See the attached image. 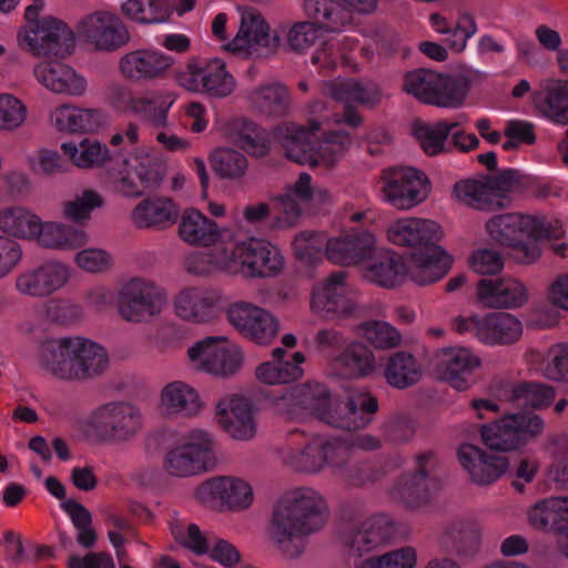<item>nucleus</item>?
<instances>
[{"label":"nucleus","mask_w":568,"mask_h":568,"mask_svg":"<svg viewBox=\"0 0 568 568\" xmlns=\"http://www.w3.org/2000/svg\"><path fill=\"white\" fill-rule=\"evenodd\" d=\"M326 509L323 497L312 488L285 493L273 510L270 540L285 557L297 558L304 550L302 537L324 526Z\"/></svg>","instance_id":"1"},{"label":"nucleus","mask_w":568,"mask_h":568,"mask_svg":"<svg viewBox=\"0 0 568 568\" xmlns=\"http://www.w3.org/2000/svg\"><path fill=\"white\" fill-rule=\"evenodd\" d=\"M38 362L53 377L69 382L101 376L110 364L108 352L101 345L81 336L43 342L38 353Z\"/></svg>","instance_id":"2"},{"label":"nucleus","mask_w":568,"mask_h":568,"mask_svg":"<svg viewBox=\"0 0 568 568\" xmlns=\"http://www.w3.org/2000/svg\"><path fill=\"white\" fill-rule=\"evenodd\" d=\"M217 268L236 273L246 277H270L277 275L284 260L280 251L270 243L250 237L237 243L217 245L211 254H201L187 261V270L194 274H203L202 265L213 262Z\"/></svg>","instance_id":"3"},{"label":"nucleus","mask_w":568,"mask_h":568,"mask_svg":"<svg viewBox=\"0 0 568 568\" xmlns=\"http://www.w3.org/2000/svg\"><path fill=\"white\" fill-rule=\"evenodd\" d=\"M339 538L348 558H361L397 534L395 521L385 514L366 517L359 508L347 506L339 517Z\"/></svg>","instance_id":"4"},{"label":"nucleus","mask_w":568,"mask_h":568,"mask_svg":"<svg viewBox=\"0 0 568 568\" xmlns=\"http://www.w3.org/2000/svg\"><path fill=\"white\" fill-rule=\"evenodd\" d=\"M534 225L532 215L506 213L491 217L486 229L495 242L511 247L517 263L532 264L541 256L539 245L530 242Z\"/></svg>","instance_id":"5"},{"label":"nucleus","mask_w":568,"mask_h":568,"mask_svg":"<svg viewBox=\"0 0 568 568\" xmlns=\"http://www.w3.org/2000/svg\"><path fill=\"white\" fill-rule=\"evenodd\" d=\"M140 409L128 402H112L100 406L92 415V428L100 439L124 444L142 428Z\"/></svg>","instance_id":"6"},{"label":"nucleus","mask_w":568,"mask_h":568,"mask_svg":"<svg viewBox=\"0 0 568 568\" xmlns=\"http://www.w3.org/2000/svg\"><path fill=\"white\" fill-rule=\"evenodd\" d=\"M215 462L212 439L203 432H193L166 453L164 469L171 476L189 477L209 470Z\"/></svg>","instance_id":"7"},{"label":"nucleus","mask_w":568,"mask_h":568,"mask_svg":"<svg viewBox=\"0 0 568 568\" xmlns=\"http://www.w3.org/2000/svg\"><path fill=\"white\" fill-rule=\"evenodd\" d=\"M165 300V294L152 282L136 277L120 287L116 306L124 321L143 323L161 313Z\"/></svg>","instance_id":"8"},{"label":"nucleus","mask_w":568,"mask_h":568,"mask_svg":"<svg viewBox=\"0 0 568 568\" xmlns=\"http://www.w3.org/2000/svg\"><path fill=\"white\" fill-rule=\"evenodd\" d=\"M281 47V36L270 27L264 18L255 11L242 13L240 29L234 39L223 45L232 52H245L252 59H264L275 55Z\"/></svg>","instance_id":"9"},{"label":"nucleus","mask_w":568,"mask_h":568,"mask_svg":"<svg viewBox=\"0 0 568 568\" xmlns=\"http://www.w3.org/2000/svg\"><path fill=\"white\" fill-rule=\"evenodd\" d=\"M20 45L36 55L65 57L74 48L72 30L53 17L42 18L31 29H22L18 34Z\"/></svg>","instance_id":"10"},{"label":"nucleus","mask_w":568,"mask_h":568,"mask_svg":"<svg viewBox=\"0 0 568 568\" xmlns=\"http://www.w3.org/2000/svg\"><path fill=\"white\" fill-rule=\"evenodd\" d=\"M187 354L192 362H200L201 369L219 377L235 375L244 362L241 347L224 336L205 337L190 347Z\"/></svg>","instance_id":"11"},{"label":"nucleus","mask_w":568,"mask_h":568,"mask_svg":"<svg viewBox=\"0 0 568 568\" xmlns=\"http://www.w3.org/2000/svg\"><path fill=\"white\" fill-rule=\"evenodd\" d=\"M382 193L390 205L409 210L422 203L428 195V179L414 168H390L382 174Z\"/></svg>","instance_id":"12"},{"label":"nucleus","mask_w":568,"mask_h":568,"mask_svg":"<svg viewBox=\"0 0 568 568\" xmlns=\"http://www.w3.org/2000/svg\"><path fill=\"white\" fill-rule=\"evenodd\" d=\"M178 83L187 91L203 92L213 98H225L235 88L234 78L226 71L224 61L213 59L204 63L187 62L184 71L176 74Z\"/></svg>","instance_id":"13"},{"label":"nucleus","mask_w":568,"mask_h":568,"mask_svg":"<svg viewBox=\"0 0 568 568\" xmlns=\"http://www.w3.org/2000/svg\"><path fill=\"white\" fill-rule=\"evenodd\" d=\"M196 499L210 508L244 510L254 499L251 485L244 479L231 476L205 480L195 489Z\"/></svg>","instance_id":"14"},{"label":"nucleus","mask_w":568,"mask_h":568,"mask_svg":"<svg viewBox=\"0 0 568 568\" xmlns=\"http://www.w3.org/2000/svg\"><path fill=\"white\" fill-rule=\"evenodd\" d=\"M227 320L245 338L268 345L280 332L278 321L266 310L246 302L229 306Z\"/></svg>","instance_id":"15"},{"label":"nucleus","mask_w":568,"mask_h":568,"mask_svg":"<svg viewBox=\"0 0 568 568\" xmlns=\"http://www.w3.org/2000/svg\"><path fill=\"white\" fill-rule=\"evenodd\" d=\"M70 280V268L59 261H47L19 273L16 291L27 297L45 298L61 290Z\"/></svg>","instance_id":"16"},{"label":"nucleus","mask_w":568,"mask_h":568,"mask_svg":"<svg viewBox=\"0 0 568 568\" xmlns=\"http://www.w3.org/2000/svg\"><path fill=\"white\" fill-rule=\"evenodd\" d=\"M78 33L100 51H114L130 40L124 23L106 12H95L85 17L78 26Z\"/></svg>","instance_id":"17"},{"label":"nucleus","mask_w":568,"mask_h":568,"mask_svg":"<svg viewBox=\"0 0 568 568\" xmlns=\"http://www.w3.org/2000/svg\"><path fill=\"white\" fill-rule=\"evenodd\" d=\"M346 276V271L333 272L326 278L324 286L314 292L312 300L314 312L326 320L346 318L355 313L357 304L348 294Z\"/></svg>","instance_id":"18"},{"label":"nucleus","mask_w":568,"mask_h":568,"mask_svg":"<svg viewBox=\"0 0 568 568\" xmlns=\"http://www.w3.org/2000/svg\"><path fill=\"white\" fill-rule=\"evenodd\" d=\"M480 366V359L468 348L450 347L436 353V373L457 390H466L474 383V371Z\"/></svg>","instance_id":"19"},{"label":"nucleus","mask_w":568,"mask_h":568,"mask_svg":"<svg viewBox=\"0 0 568 568\" xmlns=\"http://www.w3.org/2000/svg\"><path fill=\"white\" fill-rule=\"evenodd\" d=\"M222 305V293L211 287H186L175 298L176 314L194 323L213 321L219 316Z\"/></svg>","instance_id":"20"},{"label":"nucleus","mask_w":568,"mask_h":568,"mask_svg":"<svg viewBox=\"0 0 568 568\" xmlns=\"http://www.w3.org/2000/svg\"><path fill=\"white\" fill-rule=\"evenodd\" d=\"M219 425L234 439L248 440L256 434L252 402L239 395L226 396L216 403Z\"/></svg>","instance_id":"21"},{"label":"nucleus","mask_w":568,"mask_h":568,"mask_svg":"<svg viewBox=\"0 0 568 568\" xmlns=\"http://www.w3.org/2000/svg\"><path fill=\"white\" fill-rule=\"evenodd\" d=\"M180 239L192 246L207 247L217 242L225 245L233 240L232 232L219 230L217 224L195 209L183 211L178 227Z\"/></svg>","instance_id":"22"},{"label":"nucleus","mask_w":568,"mask_h":568,"mask_svg":"<svg viewBox=\"0 0 568 568\" xmlns=\"http://www.w3.org/2000/svg\"><path fill=\"white\" fill-rule=\"evenodd\" d=\"M457 456L471 481L483 486L496 481L509 466L507 457L486 453L471 444L460 445Z\"/></svg>","instance_id":"23"},{"label":"nucleus","mask_w":568,"mask_h":568,"mask_svg":"<svg viewBox=\"0 0 568 568\" xmlns=\"http://www.w3.org/2000/svg\"><path fill=\"white\" fill-rule=\"evenodd\" d=\"M443 236L440 226L432 220L399 219L387 230L388 240L398 246H419L427 248L436 244Z\"/></svg>","instance_id":"24"},{"label":"nucleus","mask_w":568,"mask_h":568,"mask_svg":"<svg viewBox=\"0 0 568 568\" xmlns=\"http://www.w3.org/2000/svg\"><path fill=\"white\" fill-rule=\"evenodd\" d=\"M434 468V454L422 453L416 456V468L399 478L396 493L399 498L410 507L418 506L429 498L433 485L432 471Z\"/></svg>","instance_id":"25"},{"label":"nucleus","mask_w":568,"mask_h":568,"mask_svg":"<svg viewBox=\"0 0 568 568\" xmlns=\"http://www.w3.org/2000/svg\"><path fill=\"white\" fill-rule=\"evenodd\" d=\"M172 64L173 59L162 52L140 49L124 54L119 68L124 78L140 82L162 77Z\"/></svg>","instance_id":"26"},{"label":"nucleus","mask_w":568,"mask_h":568,"mask_svg":"<svg viewBox=\"0 0 568 568\" xmlns=\"http://www.w3.org/2000/svg\"><path fill=\"white\" fill-rule=\"evenodd\" d=\"M375 248V236L367 231L347 233L326 242V256L329 261L351 265L369 257Z\"/></svg>","instance_id":"27"},{"label":"nucleus","mask_w":568,"mask_h":568,"mask_svg":"<svg viewBox=\"0 0 568 568\" xmlns=\"http://www.w3.org/2000/svg\"><path fill=\"white\" fill-rule=\"evenodd\" d=\"M481 530L470 519H456L443 530L442 546L445 550L460 559H471L479 550Z\"/></svg>","instance_id":"28"},{"label":"nucleus","mask_w":568,"mask_h":568,"mask_svg":"<svg viewBox=\"0 0 568 568\" xmlns=\"http://www.w3.org/2000/svg\"><path fill=\"white\" fill-rule=\"evenodd\" d=\"M412 266L408 273L419 285L432 284L446 275L453 264V258L439 245L417 248L412 253Z\"/></svg>","instance_id":"29"},{"label":"nucleus","mask_w":568,"mask_h":568,"mask_svg":"<svg viewBox=\"0 0 568 568\" xmlns=\"http://www.w3.org/2000/svg\"><path fill=\"white\" fill-rule=\"evenodd\" d=\"M304 12L324 32H342L355 24L353 11L339 0H305Z\"/></svg>","instance_id":"30"},{"label":"nucleus","mask_w":568,"mask_h":568,"mask_svg":"<svg viewBox=\"0 0 568 568\" xmlns=\"http://www.w3.org/2000/svg\"><path fill=\"white\" fill-rule=\"evenodd\" d=\"M178 217L179 209L169 197L145 199L131 213L139 229L165 230L175 224Z\"/></svg>","instance_id":"31"},{"label":"nucleus","mask_w":568,"mask_h":568,"mask_svg":"<svg viewBox=\"0 0 568 568\" xmlns=\"http://www.w3.org/2000/svg\"><path fill=\"white\" fill-rule=\"evenodd\" d=\"M51 122L60 132L91 133L105 123L104 114L98 109H81L63 104L54 109Z\"/></svg>","instance_id":"32"},{"label":"nucleus","mask_w":568,"mask_h":568,"mask_svg":"<svg viewBox=\"0 0 568 568\" xmlns=\"http://www.w3.org/2000/svg\"><path fill=\"white\" fill-rule=\"evenodd\" d=\"M34 75L47 89L55 93L81 95L84 93L85 80L61 62H43L34 68Z\"/></svg>","instance_id":"33"},{"label":"nucleus","mask_w":568,"mask_h":568,"mask_svg":"<svg viewBox=\"0 0 568 568\" xmlns=\"http://www.w3.org/2000/svg\"><path fill=\"white\" fill-rule=\"evenodd\" d=\"M320 130V123L313 122L311 132L303 126L285 125L277 130L278 139L285 155L291 161L314 166L315 144L312 133Z\"/></svg>","instance_id":"34"},{"label":"nucleus","mask_w":568,"mask_h":568,"mask_svg":"<svg viewBox=\"0 0 568 568\" xmlns=\"http://www.w3.org/2000/svg\"><path fill=\"white\" fill-rule=\"evenodd\" d=\"M311 180V175L303 172L294 184L286 187L283 194L271 199L282 213L277 219L278 224L283 226H293L296 224L302 213L300 203H308L313 199Z\"/></svg>","instance_id":"35"},{"label":"nucleus","mask_w":568,"mask_h":568,"mask_svg":"<svg viewBox=\"0 0 568 568\" xmlns=\"http://www.w3.org/2000/svg\"><path fill=\"white\" fill-rule=\"evenodd\" d=\"M248 100L257 113L270 119L286 116L292 102L288 89L281 82L254 88L248 94Z\"/></svg>","instance_id":"36"},{"label":"nucleus","mask_w":568,"mask_h":568,"mask_svg":"<svg viewBox=\"0 0 568 568\" xmlns=\"http://www.w3.org/2000/svg\"><path fill=\"white\" fill-rule=\"evenodd\" d=\"M480 342L487 345H513L523 335V324L506 312L489 313L484 316Z\"/></svg>","instance_id":"37"},{"label":"nucleus","mask_w":568,"mask_h":568,"mask_svg":"<svg viewBox=\"0 0 568 568\" xmlns=\"http://www.w3.org/2000/svg\"><path fill=\"white\" fill-rule=\"evenodd\" d=\"M535 105L552 122L568 125V80H547L535 97Z\"/></svg>","instance_id":"38"},{"label":"nucleus","mask_w":568,"mask_h":568,"mask_svg":"<svg viewBox=\"0 0 568 568\" xmlns=\"http://www.w3.org/2000/svg\"><path fill=\"white\" fill-rule=\"evenodd\" d=\"M383 375L390 387L406 389L420 381L423 369L413 354L397 351L386 358Z\"/></svg>","instance_id":"39"},{"label":"nucleus","mask_w":568,"mask_h":568,"mask_svg":"<svg viewBox=\"0 0 568 568\" xmlns=\"http://www.w3.org/2000/svg\"><path fill=\"white\" fill-rule=\"evenodd\" d=\"M303 433L297 429L290 433V444L283 448V462L291 468L304 473H317L324 467L322 438H313L303 447H293L295 437Z\"/></svg>","instance_id":"40"},{"label":"nucleus","mask_w":568,"mask_h":568,"mask_svg":"<svg viewBox=\"0 0 568 568\" xmlns=\"http://www.w3.org/2000/svg\"><path fill=\"white\" fill-rule=\"evenodd\" d=\"M407 273L408 268L402 256L385 252L365 267L363 276L379 286L393 288L402 284Z\"/></svg>","instance_id":"41"},{"label":"nucleus","mask_w":568,"mask_h":568,"mask_svg":"<svg viewBox=\"0 0 568 568\" xmlns=\"http://www.w3.org/2000/svg\"><path fill=\"white\" fill-rule=\"evenodd\" d=\"M61 149L71 162L81 169L109 168L114 162L109 148L98 140L84 139L79 144L63 143Z\"/></svg>","instance_id":"42"},{"label":"nucleus","mask_w":568,"mask_h":568,"mask_svg":"<svg viewBox=\"0 0 568 568\" xmlns=\"http://www.w3.org/2000/svg\"><path fill=\"white\" fill-rule=\"evenodd\" d=\"M471 75L439 73L432 105L447 109L460 108L471 89Z\"/></svg>","instance_id":"43"},{"label":"nucleus","mask_w":568,"mask_h":568,"mask_svg":"<svg viewBox=\"0 0 568 568\" xmlns=\"http://www.w3.org/2000/svg\"><path fill=\"white\" fill-rule=\"evenodd\" d=\"M324 93L345 106L353 103L374 104L379 100L377 90H369L353 78L326 81Z\"/></svg>","instance_id":"44"},{"label":"nucleus","mask_w":568,"mask_h":568,"mask_svg":"<svg viewBox=\"0 0 568 568\" xmlns=\"http://www.w3.org/2000/svg\"><path fill=\"white\" fill-rule=\"evenodd\" d=\"M210 164L221 180L235 183L243 182L248 169L246 156L231 148L215 149L210 155Z\"/></svg>","instance_id":"45"},{"label":"nucleus","mask_w":568,"mask_h":568,"mask_svg":"<svg viewBox=\"0 0 568 568\" xmlns=\"http://www.w3.org/2000/svg\"><path fill=\"white\" fill-rule=\"evenodd\" d=\"M39 231L36 236L38 242L43 247L48 248H77L84 245L88 241V235L82 230H75L72 226H63L57 223L42 224L39 221Z\"/></svg>","instance_id":"46"},{"label":"nucleus","mask_w":568,"mask_h":568,"mask_svg":"<svg viewBox=\"0 0 568 568\" xmlns=\"http://www.w3.org/2000/svg\"><path fill=\"white\" fill-rule=\"evenodd\" d=\"M161 402L171 414L195 415L201 403L197 393L183 382L166 385L161 393Z\"/></svg>","instance_id":"47"},{"label":"nucleus","mask_w":568,"mask_h":568,"mask_svg":"<svg viewBox=\"0 0 568 568\" xmlns=\"http://www.w3.org/2000/svg\"><path fill=\"white\" fill-rule=\"evenodd\" d=\"M337 365L348 378L371 375L375 368L373 352L362 343L349 344L337 357Z\"/></svg>","instance_id":"48"},{"label":"nucleus","mask_w":568,"mask_h":568,"mask_svg":"<svg viewBox=\"0 0 568 568\" xmlns=\"http://www.w3.org/2000/svg\"><path fill=\"white\" fill-rule=\"evenodd\" d=\"M122 12L136 23L154 24L168 21L172 8L168 0H126Z\"/></svg>","instance_id":"49"},{"label":"nucleus","mask_w":568,"mask_h":568,"mask_svg":"<svg viewBox=\"0 0 568 568\" xmlns=\"http://www.w3.org/2000/svg\"><path fill=\"white\" fill-rule=\"evenodd\" d=\"M454 196L463 204L479 211L498 210L497 199L488 190L486 178L483 181L462 180L453 190Z\"/></svg>","instance_id":"50"},{"label":"nucleus","mask_w":568,"mask_h":568,"mask_svg":"<svg viewBox=\"0 0 568 568\" xmlns=\"http://www.w3.org/2000/svg\"><path fill=\"white\" fill-rule=\"evenodd\" d=\"M315 142L314 158L316 162L314 166L332 169L351 148L352 138L344 130H337L325 133L321 140Z\"/></svg>","instance_id":"51"},{"label":"nucleus","mask_w":568,"mask_h":568,"mask_svg":"<svg viewBox=\"0 0 568 568\" xmlns=\"http://www.w3.org/2000/svg\"><path fill=\"white\" fill-rule=\"evenodd\" d=\"M40 219L23 207H10L0 212V230L11 236L31 239L39 231Z\"/></svg>","instance_id":"52"},{"label":"nucleus","mask_w":568,"mask_h":568,"mask_svg":"<svg viewBox=\"0 0 568 568\" xmlns=\"http://www.w3.org/2000/svg\"><path fill=\"white\" fill-rule=\"evenodd\" d=\"M510 416L480 426L483 443L497 452H513L519 448Z\"/></svg>","instance_id":"53"},{"label":"nucleus","mask_w":568,"mask_h":568,"mask_svg":"<svg viewBox=\"0 0 568 568\" xmlns=\"http://www.w3.org/2000/svg\"><path fill=\"white\" fill-rule=\"evenodd\" d=\"M567 497H549L536 503L528 513L531 526L558 534L559 520L567 510Z\"/></svg>","instance_id":"54"},{"label":"nucleus","mask_w":568,"mask_h":568,"mask_svg":"<svg viewBox=\"0 0 568 568\" xmlns=\"http://www.w3.org/2000/svg\"><path fill=\"white\" fill-rule=\"evenodd\" d=\"M236 134V143L248 154L263 158L270 152L267 133L247 119H239L233 122Z\"/></svg>","instance_id":"55"},{"label":"nucleus","mask_w":568,"mask_h":568,"mask_svg":"<svg viewBox=\"0 0 568 568\" xmlns=\"http://www.w3.org/2000/svg\"><path fill=\"white\" fill-rule=\"evenodd\" d=\"M385 475L384 469L375 463L351 458L337 477L349 486L364 487L382 480Z\"/></svg>","instance_id":"56"},{"label":"nucleus","mask_w":568,"mask_h":568,"mask_svg":"<svg viewBox=\"0 0 568 568\" xmlns=\"http://www.w3.org/2000/svg\"><path fill=\"white\" fill-rule=\"evenodd\" d=\"M331 397L328 388L320 383H305L295 387L290 399L303 410L317 417Z\"/></svg>","instance_id":"57"},{"label":"nucleus","mask_w":568,"mask_h":568,"mask_svg":"<svg viewBox=\"0 0 568 568\" xmlns=\"http://www.w3.org/2000/svg\"><path fill=\"white\" fill-rule=\"evenodd\" d=\"M519 448L537 442L546 430L545 419L531 410L509 414Z\"/></svg>","instance_id":"58"},{"label":"nucleus","mask_w":568,"mask_h":568,"mask_svg":"<svg viewBox=\"0 0 568 568\" xmlns=\"http://www.w3.org/2000/svg\"><path fill=\"white\" fill-rule=\"evenodd\" d=\"M352 429L359 430L368 427L379 409L378 399L368 392H358L347 398Z\"/></svg>","instance_id":"59"},{"label":"nucleus","mask_w":568,"mask_h":568,"mask_svg":"<svg viewBox=\"0 0 568 568\" xmlns=\"http://www.w3.org/2000/svg\"><path fill=\"white\" fill-rule=\"evenodd\" d=\"M438 77V72L428 69L407 72L404 78L403 89L423 103L432 105Z\"/></svg>","instance_id":"60"},{"label":"nucleus","mask_w":568,"mask_h":568,"mask_svg":"<svg viewBox=\"0 0 568 568\" xmlns=\"http://www.w3.org/2000/svg\"><path fill=\"white\" fill-rule=\"evenodd\" d=\"M103 203L104 199L100 193L85 189L63 203V214L72 222L83 223L90 219L92 211L101 207Z\"/></svg>","instance_id":"61"},{"label":"nucleus","mask_w":568,"mask_h":568,"mask_svg":"<svg viewBox=\"0 0 568 568\" xmlns=\"http://www.w3.org/2000/svg\"><path fill=\"white\" fill-rule=\"evenodd\" d=\"M358 329L362 336L377 349L394 348L402 342V335L397 328L384 321L364 322Z\"/></svg>","instance_id":"62"},{"label":"nucleus","mask_w":568,"mask_h":568,"mask_svg":"<svg viewBox=\"0 0 568 568\" xmlns=\"http://www.w3.org/2000/svg\"><path fill=\"white\" fill-rule=\"evenodd\" d=\"M514 397L535 409L548 408L556 398V388L545 383L523 382L514 387Z\"/></svg>","instance_id":"63"},{"label":"nucleus","mask_w":568,"mask_h":568,"mask_svg":"<svg viewBox=\"0 0 568 568\" xmlns=\"http://www.w3.org/2000/svg\"><path fill=\"white\" fill-rule=\"evenodd\" d=\"M133 164L128 159L113 162L108 169V176L115 189L125 196L139 197L143 189L134 181Z\"/></svg>","instance_id":"64"}]
</instances>
